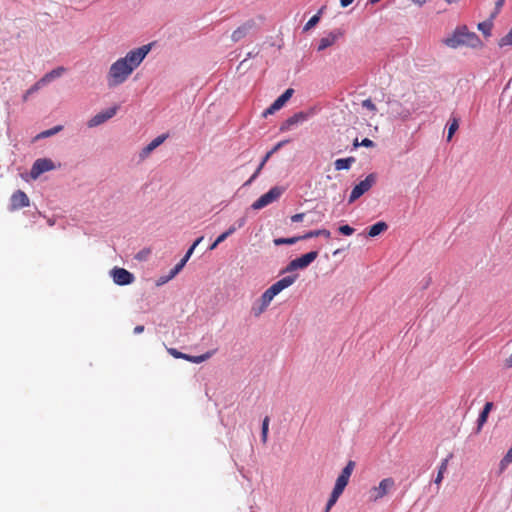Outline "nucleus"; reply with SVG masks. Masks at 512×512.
<instances>
[{"label": "nucleus", "mask_w": 512, "mask_h": 512, "mask_svg": "<svg viewBox=\"0 0 512 512\" xmlns=\"http://www.w3.org/2000/svg\"><path fill=\"white\" fill-rule=\"evenodd\" d=\"M151 49V45H143L129 51L125 57L119 58L109 68L107 84L110 88L123 84L133 71L140 66Z\"/></svg>", "instance_id": "obj_1"}, {"label": "nucleus", "mask_w": 512, "mask_h": 512, "mask_svg": "<svg viewBox=\"0 0 512 512\" xmlns=\"http://www.w3.org/2000/svg\"><path fill=\"white\" fill-rule=\"evenodd\" d=\"M443 44L452 49L461 46L476 49L483 46L479 36L475 32L469 31L466 25L457 26L450 36L443 39Z\"/></svg>", "instance_id": "obj_2"}, {"label": "nucleus", "mask_w": 512, "mask_h": 512, "mask_svg": "<svg viewBox=\"0 0 512 512\" xmlns=\"http://www.w3.org/2000/svg\"><path fill=\"white\" fill-rule=\"evenodd\" d=\"M297 279V275H289L271 285L260 298V307L256 310L253 308L255 316H259L269 306L273 298L278 295L281 291L291 286Z\"/></svg>", "instance_id": "obj_3"}, {"label": "nucleus", "mask_w": 512, "mask_h": 512, "mask_svg": "<svg viewBox=\"0 0 512 512\" xmlns=\"http://www.w3.org/2000/svg\"><path fill=\"white\" fill-rule=\"evenodd\" d=\"M355 468V462L350 460L346 466L342 469L340 475L337 477L334 488L327 501L326 507L323 512H329L331 508L336 504L339 497L343 493L344 489L348 485L349 479Z\"/></svg>", "instance_id": "obj_4"}, {"label": "nucleus", "mask_w": 512, "mask_h": 512, "mask_svg": "<svg viewBox=\"0 0 512 512\" xmlns=\"http://www.w3.org/2000/svg\"><path fill=\"white\" fill-rule=\"evenodd\" d=\"M395 487L393 478L388 477L380 481L378 486L372 487L368 492V498L371 502H377L385 497Z\"/></svg>", "instance_id": "obj_5"}, {"label": "nucleus", "mask_w": 512, "mask_h": 512, "mask_svg": "<svg viewBox=\"0 0 512 512\" xmlns=\"http://www.w3.org/2000/svg\"><path fill=\"white\" fill-rule=\"evenodd\" d=\"M376 183V175L371 173L364 180L358 183L351 191L349 196V203H353L360 198L364 193L369 191Z\"/></svg>", "instance_id": "obj_6"}, {"label": "nucleus", "mask_w": 512, "mask_h": 512, "mask_svg": "<svg viewBox=\"0 0 512 512\" xmlns=\"http://www.w3.org/2000/svg\"><path fill=\"white\" fill-rule=\"evenodd\" d=\"M318 257L317 251L308 252L289 262L285 268V272H291L297 269H304L308 267Z\"/></svg>", "instance_id": "obj_7"}, {"label": "nucleus", "mask_w": 512, "mask_h": 512, "mask_svg": "<svg viewBox=\"0 0 512 512\" xmlns=\"http://www.w3.org/2000/svg\"><path fill=\"white\" fill-rule=\"evenodd\" d=\"M280 187H273L267 193L260 196L253 204L252 208L255 210L262 209L272 202L276 201L282 194Z\"/></svg>", "instance_id": "obj_8"}, {"label": "nucleus", "mask_w": 512, "mask_h": 512, "mask_svg": "<svg viewBox=\"0 0 512 512\" xmlns=\"http://www.w3.org/2000/svg\"><path fill=\"white\" fill-rule=\"evenodd\" d=\"M167 351L171 356H173L176 359H184L186 361L196 364L202 363L210 359L216 352V350H211L199 356H192L189 354L182 353L175 348H168Z\"/></svg>", "instance_id": "obj_9"}, {"label": "nucleus", "mask_w": 512, "mask_h": 512, "mask_svg": "<svg viewBox=\"0 0 512 512\" xmlns=\"http://www.w3.org/2000/svg\"><path fill=\"white\" fill-rule=\"evenodd\" d=\"M111 276L115 284L124 286L134 281V275L124 268H114L111 270Z\"/></svg>", "instance_id": "obj_10"}, {"label": "nucleus", "mask_w": 512, "mask_h": 512, "mask_svg": "<svg viewBox=\"0 0 512 512\" xmlns=\"http://www.w3.org/2000/svg\"><path fill=\"white\" fill-rule=\"evenodd\" d=\"M294 90L292 88L287 89L281 96H279L263 113L264 117L274 114L280 110L286 102L292 97Z\"/></svg>", "instance_id": "obj_11"}, {"label": "nucleus", "mask_w": 512, "mask_h": 512, "mask_svg": "<svg viewBox=\"0 0 512 512\" xmlns=\"http://www.w3.org/2000/svg\"><path fill=\"white\" fill-rule=\"evenodd\" d=\"M30 205L27 194L22 190L14 192L10 198V211H16Z\"/></svg>", "instance_id": "obj_12"}, {"label": "nucleus", "mask_w": 512, "mask_h": 512, "mask_svg": "<svg viewBox=\"0 0 512 512\" xmlns=\"http://www.w3.org/2000/svg\"><path fill=\"white\" fill-rule=\"evenodd\" d=\"M118 107L114 106L111 108H108L105 111L97 113L95 116H93L87 123L89 128L97 127L107 120L111 119L117 112Z\"/></svg>", "instance_id": "obj_13"}, {"label": "nucleus", "mask_w": 512, "mask_h": 512, "mask_svg": "<svg viewBox=\"0 0 512 512\" xmlns=\"http://www.w3.org/2000/svg\"><path fill=\"white\" fill-rule=\"evenodd\" d=\"M54 168V164L50 159L40 158L37 159L32 168L30 175L33 179L38 178L42 173L50 171Z\"/></svg>", "instance_id": "obj_14"}, {"label": "nucleus", "mask_w": 512, "mask_h": 512, "mask_svg": "<svg viewBox=\"0 0 512 512\" xmlns=\"http://www.w3.org/2000/svg\"><path fill=\"white\" fill-rule=\"evenodd\" d=\"M246 223V217L239 218L232 226H230L225 232L220 234L217 239L211 244L209 250H214L220 243L226 240L232 235L237 229L242 228Z\"/></svg>", "instance_id": "obj_15"}, {"label": "nucleus", "mask_w": 512, "mask_h": 512, "mask_svg": "<svg viewBox=\"0 0 512 512\" xmlns=\"http://www.w3.org/2000/svg\"><path fill=\"white\" fill-rule=\"evenodd\" d=\"M343 33L340 30H334L329 32L327 35L323 36L319 40V44L317 50L319 52L324 51L328 47L334 45L340 37H342Z\"/></svg>", "instance_id": "obj_16"}, {"label": "nucleus", "mask_w": 512, "mask_h": 512, "mask_svg": "<svg viewBox=\"0 0 512 512\" xmlns=\"http://www.w3.org/2000/svg\"><path fill=\"white\" fill-rule=\"evenodd\" d=\"M255 22L254 20H248L242 25H240L238 28H236L232 34L231 39L233 42H239L241 39L245 38L249 32L254 28Z\"/></svg>", "instance_id": "obj_17"}, {"label": "nucleus", "mask_w": 512, "mask_h": 512, "mask_svg": "<svg viewBox=\"0 0 512 512\" xmlns=\"http://www.w3.org/2000/svg\"><path fill=\"white\" fill-rule=\"evenodd\" d=\"M167 136L166 135H160L158 137H156L155 139H153L147 146H145L141 153H140V157L142 159H145L146 157L149 156V154L154 150L156 149L158 146H160L165 140H166Z\"/></svg>", "instance_id": "obj_18"}, {"label": "nucleus", "mask_w": 512, "mask_h": 512, "mask_svg": "<svg viewBox=\"0 0 512 512\" xmlns=\"http://www.w3.org/2000/svg\"><path fill=\"white\" fill-rule=\"evenodd\" d=\"M191 255L192 250L188 249L185 256L181 259V261L178 264H176V266L170 271V274L166 277V279L162 280L161 283H165L166 281L174 278L182 270V268L184 267L188 259L191 257Z\"/></svg>", "instance_id": "obj_19"}, {"label": "nucleus", "mask_w": 512, "mask_h": 512, "mask_svg": "<svg viewBox=\"0 0 512 512\" xmlns=\"http://www.w3.org/2000/svg\"><path fill=\"white\" fill-rule=\"evenodd\" d=\"M492 408H493L492 402H487L484 405V408L481 411V413L478 417V420H477V430H476L477 433H479L481 431L483 425L487 422L488 415H489L490 411L492 410Z\"/></svg>", "instance_id": "obj_20"}, {"label": "nucleus", "mask_w": 512, "mask_h": 512, "mask_svg": "<svg viewBox=\"0 0 512 512\" xmlns=\"http://www.w3.org/2000/svg\"><path fill=\"white\" fill-rule=\"evenodd\" d=\"M64 72H65V68L64 67H57V68L53 69L52 71L46 73L40 79V83H42L43 86H44L45 84L51 82L52 80L60 77Z\"/></svg>", "instance_id": "obj_21"}, {"label": "nucleus", "mask_w": 512, "mask_h": 512, "mask_svg": "<svg viewBox=\"0 0 512 512\" xmlns=\"http://www.w3.org/2000/svg\"><path fill=\"white\" fill-rule=\"evenodd\" d=\"M306 119V114L303 113V112H298L296 114H294L293 116L289 117L284 125L281 127L282 130L284 129H288L289 127L301 122V121H304Z\"/></svg>", "instance_id": "obj_22"}, {"label": "nucleus", "mask_w": 512, "mask_h": 512, "mask_svg": "<svg viewBox=\"0 0 512 512\" xmlns=\"http://www.w3.org/2000/svg\"><path fill=\"white\" fill-rule=\"evenodd\" d=\"M354 162H355V158L354 157H347V158L337 159L334 162L335 169L338 170V171H340V170H348V169H350L351 165Z\"/></svg>", "instance_id": "obj_23"}, {"label": "nucleus", "mask_w": 512, "mask_h": 512, "mask_svg": "<svg viewBox=\"0 0 512 512\" xmlns=\"http://www.w3.org/2000/svg\"><path fill=\"white\" fill-rule=\"evenodd\" d=\"M387 229H388V225L385 222H383V221L377 222L369 228L368 236L376 237L379 234H381L382 232L386 231Z\"/></svg>", "instance_id": "obj_24"}, {"label": "nucleus", "mask_w": 512, "mask_h": 512, "mask_svg": "<svg viewBox=\"0 0 512 512\" xmlns=\"http://www.w3.org/2000/svg\"><path fill=\"white\" fill-rule=\"evenodd\" d=\"M319 236H324L326 238H330L331 233L327 229L313 230V231H309V232L305 233L304 235H301V240L310 239V238L319 237Z\"/></svg>", "instance_id": "obj_25"}, {"label": "nucleus", "mask_w": 512, "mask_h": 512, "mask_svg": "<svg viewBox=\"0 0 512 512\" xmlns=\"http://www.w3.org/2000/svg\"><path fill=\"white\" fill-rule=\"evenodd\" d=\"M451 457H452V455L450 454L447 458H445V459L441 462V464H440V466H439V469H438L437 476H436V478H435V483H436L437 485H439V484L442 482V480H443V478H444V473L446 472L447 467H448L449 459H450Z\"/></svg>", "instance_id": "obj_26"}, {"label": "nucleus", "mask_w": 512, "mask_h": 512, "mask_svg": "<svg viewBox=\"0 0 512 512\" xmlns=\"http://www.w3.org/2000/svg\"><path fill=\"white\" fill-rule=\"evenodd\" d=\"M492 19L493 18H491L487 21L480 22L477 25L478 30L481 31L485 37L491 36V30L493 27Z\"/></svg>", "instance_id": "obj_27"}, {"label": "nucleus", "mask_w": 512, "mask_h": 512, "mask_svg": "<svg viewBox=\"0 0 512 512\" xmlns=\"http://www.w3.org/2000/svg\"><path fill=\"white\" fill-rule=\"evenodd\" d=\"M301 240V236H295L291 238H276L274 239V244L276 246L284 245V244H295L296 242Z\"/></svg>", "instance_id": "obj_28"}, {"label": "nucleus", "mask_w": 512, "mask_h": 512, "mask_svg": "<svg viewBox=\"0 0 512 512\" xmlns=\"http://www.w3.org/2000/svg\"><path fill=\"white\" fill-rule=\"evenodd\" d=\"M269 422H270V418L268 416H266L262 422L261 440L264 444L267 442V438H268Z\"/></svg>", "instance_id": "obj_29"}, {"label": "nucleus", "mask_w": 512, "mask_h": 512, "mask_svg": "<svg viewBox=\"0 0 512 512\" xmlns=\"http://www.w3.org/2000/svg\"><path fill=\"white\" fill-rule=\"evenodd\" d=\"M322 13V9L314 16H312L308 22L305 24L303 30L304 32H307L309 31L311 28H313L315 25H317V23L319 22L320 20V15Z\"/></svg>", "instance_id": "obj_30"}, {"label": "nucleus", "mask_w": 512, "mask_h": 512, "mask_svg": "<svg viewBox=\"0 0 512 512\" xmlns=\"http://www.w3.org/2000/svg\"><path fill=\"white\" fill-rule=\"evenodd\" d=\"M459 127V122L457 118H452L450 121L449 129H448V135L447 140L450 141L454 135V133L457 131Z\"/></svg>", "instance_id": "obj_31"}, {"label": "nucleus", "mask_w": 512, "mask_h": 512, "mask_svg": "<svg viewBox=\"0 0 512 512\" xmlns=\"http://www.w3.org/2000/svg\"><path fill=\"white\" fill-rule=\"evenodd\" d=\"M499 47H505L512 45V28L509 30V32L499 39L498 41Z\"/></svg>", "instance_id": "obj_32"}, {"label": "nucleus", "mask_w": 512, "mask_h": 512, "mask_svg": "<svg viewBox=\"0 0 512 512\" xmlns=\"http://www.w3.org/2000/svg\"><path fill=\"white\" fill-rule=\"evenodd\" d=\"M43 84L40 83V80L37 81L30 89H28L25 93V95L23 96V99L24 100H27L28 96L34 92H36L38 89H40V87H42Z\"/></svg>", "instance_id": "obj_33"}, {"label": "nucleus", "mask_w": 512, "mask_h": 512, "mask_svg": "<svg viewBox=\"0 0 512 512\" xmlns=\"http://www.w3.org/2000/svg\"><path fill=\"white\" fill-rule=\"evenodd\" d=\"M362 107L366 108L371 112H376L377 108L371 99H365L362 101Z\"/></svg>", "instance_id": "obj_34"}, {"label": "nucleus", "mask_w": 512, "mask_h": 512, "mask_svg": "<svg viewBox=\"0 0 512 512\" xmlns=\"http://www.w3.org/2000/svg\"><path fill=\"white\" fill-rule=\"evenodd\" d=\"M339 232L343 235L350 236L354 233V228L349 225H342L339 227Z\"/></svg>", "instance_id": "obj_35"}, {"label": "nucleus", "mask_w": 512, "mask_h": 512, "mask_svg": "<svg viewBox=\"0 0 512 512\" xmlns=\"http://www.w3.org/2000/svg\"><path fill=\"white\" fill-rule=\"evenodd\" d=\"M505 0H497L495 3V11L492 13L491 18H495L504 6Z\"/></svg>", "instance_id": "obj_36"}, {"label": "nucleus", "mask_w": 512, "mask_h": 512, "mask_svg": "<svg viewBox=\"0 0 512 512\" xmlns=\"http://www.w3.org/2000/svg\"><path fill=\"white\" fill-rule=\"evenodd\" d=\"M61 129H62V126H55L52 129H49V130H46V131L42 132L41 136L42 137L52 136V135L56 134L57 132H59Z\"/></svg>", "instance_id": "obj_37"}, {"label": "nucleus", "mask_w": 512, "mask_h": 512, "mask_svg": "<svg viewBox=\"0 0 512 512\" xmlns=\"http://www.w3.org/2000/svg\"><path fill=\"white\" fill-rule=\"evenodd\" d=\"M264 165H265L264 162L260 163V165L257 168V170L255 171V173L250 177V179L245 183V185L251 184L256 179V177L258 176V174L260 173V171L264 167Z\"/></svg>", "instance_id": "obj_38"}, {"label": "nucleus", "mask_w": 512, "mask_h": 512, "mask_svg": "<svg viewBox=\"0 0 512 512\" xmlns=\"http://www.w3.org/2000/svg\"><path fill=\"white\" fill-rule=\"evenodd\" d=\"M283 142L278 143L271 151H269L265 157L263 158L262 162L266 163V161L269 159V157L282 146Z\"/></svg>", "instance_id": "obj_39"}, {"label": "nucleus", "mask_w": 512, "mask_h": 512, "mask_svg": "<svg viewBox=\"0 0 512 512\" xmlns=\"http://www.w3.org/2000/svg\"><path fill=\"white\" fill-rule=\"evenodd\" d=\"M283 142L278 143L271 151H269L265 157L263 158L262 162L266 163V161L269 159V157L282 146Z\"/></svg>", "instance_id": "obj_40"}, {"label": "nucleus", "mask_w": 512, "mask_h": 512, "mask_svg": "<svg viewBox=\"0 0 512 512\" xmlns=\"http://www.w3.org/2000/svg\"><path fill=\"white\" fill-rule=\"evenodd\" d=\"M304 216H305L304 213L295 214L291 217V221L292 222H301L303 220Z\"/></svg>", "instance_id": "obj_41"}, {"label": "nucleus", "mask_w": 512, "mask_h": 512, "mask_svg": "<svg viewBox=\"0 0 512 512\" xmlns=\"http://www.w3.org/2000/svg\"><path fill=\"white\" fill-rule=\"evenodd\" d=\"M397 114L402 119H408L410 117V112L407 109L402 110L401 112L397 111Z\"/></svg>", "instance_id": "obj_42"}, {"label": "nucleus", "mask_w": 512, "mask_h": 512, "mask_svg": "<svg viewBox=\"0 0 512 512\" xmlns=\"http://www.w3.org/2000/svg\"><path fill=\"white\" fill-rule=\"evenodd\" d=\"M361 145L365 147H372L374 146V142L368 138H365L362 140Z\"/></svg>", "instance_id": "obj_43"}, {"label": "nucleus", "mask_w": 512, "mask_h": 512, "mask_svg": "<svg viewBox=\"0 0 512 512\" xmlns=\"http://www.w3.org/2000/svg\"><path fill=\"white\" fill-rule=\"evenodd\" d=\"M203 236L199 237L194 243L193 245L189 248L192 250V252L194 251V249L196 248V246H198L200 244V242L203 240Z\"/></svg>", "instance_id": "obj_44"}, {"label": "nucleus", "mask_w": 512, "mask_h": 512, "mask_svg": "<svg viewBox=\"0 0 512 512\" xmlns=\"http://www.w3.org/2000/svg\"><path fill=\"white\" fill-rule=\"evenodd\" d=\"M144 331V326L143 325H138L134 328V333L135 334H140Z\"/></svg>", "instance_id": "obj_45"}, {"label": "nucleus", "mask_w": 512, "mask_h": 512, "mask_svg": "<svg viewBox=\"0 0 512 512\" xmlns=\"http://www.w3.org/2000/svg\"><path fill=\"white\" fill-rule=\"evenodd\" d=\"M505 366L508 368L512 367V354L505 360Z\"/></svg>", "instance_id": "obj_46"}, {"label": "nucleus", "mask_w": 512, "mask_h": 512, "mask_svg": "<svg viewBox=\"0 0 512 512\" xmlns=\"http://www.w3.org/2000/svg\"><path fill=\"white\" fill-rule=\"evenodd\" d=\"M354 0H340V3H341V6L342 7H347L349 6Z\"/></svg>", "instance_id": "obj_47"}, {"label": "nucleus", "mask_w": 512, "mask_h": 512, "mask_svg": "<svg viewBox=\"0 0 512 512\" xmlns=\"http://www.w3.org/2000/svg\"><path fill=\"white\" fill-rule=\"evenodd\" d=\"M392 106H395V107H397V108H400V107H401V103H400V102H398V101H395V102H393V103H392Z\"/></svg>", "instance_id": "obj_48"}, {"label": "nucleus", "mask_w": 512, "mask_h": 512, "mask_svg": "<svg viewBox=\"0 0 512 512\" xmlns=\"http://www.w3.org/2000/svg\"><path fill=\"white\" fill-rule=\"evenodd\" d=\"M459 0H445V2H447L448 4H451L453 2H458Z\"/></svg>", "instance_id": "obj_49"}, {"label": "nucleus", "mask_w": 512, "mask_h": 512, "mask_svg": "<svg viewBox=\"0 0 512 512\" xmlns=\"http://www.w3.org/2000/svg\"><path fill=\"white\" fill-rule=\"evenodd\" d=\"M380 0H370L371 3L375 4L377 2H379Z\"/></svg>", "instance_id": "obj_50"}]
</instances>
